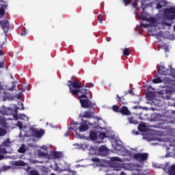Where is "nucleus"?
I'll list each match as a JSON object with an SVG mask.
<instances>
[{
    "label": "nucleus",
    "instance_id": "a211bd4d",
    "mask_svg": "<svg viewBox=\"0 0 175 175\" xmlns=\"http://www.w3.org/2000/svg\"><path fill=\"white\" fill-rule=\"evenodd\" d=\"M18 152H19V154H24V152H25V145H22L18 150Z\"/></svg>",
    "mask_w": 175,
    "mask_h": 175
},
{
    "label": "nucleus",
    "instance_id": "680f3d73",
    "mask_svg": "<svg viewBox=\"0 0 175 175\" xmlns=\"http://www.w3.org/2000/svg\"><path fill=\"white\" fill-rule=\"evenodd\" d=\"M133 6H135H135H136V5H135V3H133Z\"/></svg>",
    "mask_w": 175,
    "mask_h": 175
},
{
    "label": "nucleus",
    "instance_id": "2f4dec72",
    "mask_svg": "<svg viewBox=\"0 0 175 175\" xmlns=\"http://www.w3.org/2000/svg\"><path fill=\"white\" fill-rule=\"evenodd\" d=\"M0 15L1 16V17H3V16H5V10L3 9V8H0Z\"/></svg>",
    "mask_w": 175,
    "mask_h": 175
},
{
    "label": "nucleus",
    "instance_id": "e2e57ef3",
    "mask_svg": "<svg viewBox=\"0 0 175 175\" xmlns=\"http://www.w3.org/2000/svg\"><path fill=\"white\" fill-rule=\"evenodd\" d=\"M11 79H14V78H13V75H11Z\"/></svg>",
    "mask_w": 175,
    "mask_h": 175
},
{
    "label": "nucleus",
    "instance_id": "603ef678",
    "mask_svg": "<svg viewBox=\"0 0 175 175\" xmlns=\"http://www.w3.org/2000/svg\"><path fill=\"white\" fill-rule=\"evenodd\" d=\"M144 28H147L148 27V24H146L144 25Z\"/></svg>",
    "mask_w": 175,
    "mask_h": 175
},
{
    "label": "nucleus",
    "instance_id": "0eeeda50",
    "mask_svg": "<svg viewBox=\"0 0 175 175\" xmlns=\"http://www.w3.org/2000/svg\"><path fill=\"white\" fill-rule=\"evenodd\" d=\"M168 72L169 69H167L166 67H165V66H161L157 70V73L159 75L164 76H167V74L169 73Z\"/></svg>",
    "mask_w": 175,
    "mask_h": 175
},
{
    "label": "nucleus",
    "instance_id": "09e8293b",
    "mask_svg": "<svg viewBox=\"0 0 175 175\" xmlns=\"http://www.w3.org/2000/svg\"><path fill=\"white\" fill-rule=\"evenodd\" d=\"M110 40H111V38L107 37V42H110Z\"/></svg>",
    "mask_w": 175,
    "mask_h": 175
},
{
    "label": "nucleus",
    "instance_id": "dca6fc26",
    "mask_svg": "<svg viewBox=\"0 0 175 175\" xmlns=\"http://www.w3.org/2000/svg\"><path fill=\"white\" fill-rule=\"evenodd\" d=\"M12 142H10V139L8 138L3 142V146L4 147H10Z\"/></svg>",
    "mask_w": 175,
    "mask_h": 175
},
{
    "label": "nucleus",
    "instance_id": "cd10ccee",
    "mask_svg": "<svg viewBox=\"0 0 175 175\" xmlns=\"http://www.w3.org/2000/svg\"><path fill=\"white\" fill-rule=\"evenodd\" d=\"M94 88V83H86L85 85V88Z\"/></svg>",
    "mask_w": 175,
    "mask_h": 175
},
{
    "label": "nucleus",
    "instance_id": "f03ea898",
    "mask_svg": "<svg viewBox=\"0 0 175 175\" xmlns=\"http://www.w3.org/2000/svg\"><path fill=\"white\" fill-rule=\"evenodd\" d=\"M164 17H165L166 20H170L171 21L175 20V7L165 8Z\"/></svg>",
    "mask_w": 175,
    "mask_h": 175
},
{
    "label": "nucleus",
    "instance_id": "7c9ffc66",
    "mask_svg": "<svg viewBox=\"0 0 175 175\" xmlns=\"http://www.w3.org/2000/svg\"><path fill=\"white\" fill-rule=\"evenodd\" d=\"M77 129V127H76V126H73V127H68V132L70 133V131H75V132H76V130Z\"/></svg>",
    "mask_w": 175,
    "mask_h": 175
},
{
    "label": "nucleus",
    "instance_id": "473e14b6",
    "mask_svg": "<svg viewBox=\"0 0 175 175\" xmlns=\"http://www.w3.org/2000/svg\"><path fill=\"white\" fill-rule=\"evenodd\" d=\"M31 175H39V172L36 170H31L30 172Z\"/></svg>",
    "mask_w": 175,
    "mask_h": 175
},
{
    "label": "nucleus",
    "instance_id": "6ab92c4d",
    "mask_svg": "<svg viewBox=\"0 0 175 175\" xmlns=\"http://www.w3.org/2000/svg\"><path fill=\"white\" fill-rule=\"evenodd\" d=\"M169 174L170 175H175V165L171 166L170 169L169 170Z\"/></svg>",
    "mask_w": 175,
    "mask_h": 175
},
{
    "label": "nucleus",
    "instance_id": "6e6552de",
    "mask_svg": "<svg viewBox=\"0 0 175 175\" xmlns=\"http://www.w3.org/2000/svg\"><path fill=\"white\" fill-rule=\"evenodd\" d=\"M122 116H131V111L128 109V107L123 106L120 108V112Z\"/></svg>",
    "mask_w": 175,
    "mask_h": 175
},
{
    "label": "nucleus",
    "instance_id": "bb28decb",
    "mask_svg": "<svg viewBox=\"0 0 175 175\" xmlns=\"http://www.w3.org/2000/svg\"><path fill=\"white\" fill-rule=\"evenodd\" d=\"M107 148L105 147V146H100L99 148H98V151L99 152H106Z\"/></svg>",
    "mask_w": 175,
    "mask_h": 175
},
{
    "label": "nucleus",
    "instance_id": "412c9836",
    "mask_svg": "<svg viewBox=\"0 0 175 175\" xmlns=\"http://www.w3.org/2000/svg\"><path fill=\"white\" fill-rule=\"evenodd\" d=\"M138 130L139 131V132H145L146 126L144 124H139L138 126Z\"/></svg>",
    "mask_w": 175,
    "mask_h": 175
},
{
    "label": "nucleus",
    "instance_id": "ea45409f",
    "mask_svg": "<svg viewBox=\"0 0 175 175\" xmlns=\"http://www.w3.org/2000/svg\"><path fill=\"white\" fill-rule=\"evenodd\" d=\"M21 36H25L27 35V30L25 29L23 32H21Z\"/></svg>",
    "mask_w": 175,
    "mask_h": 175
},
{
    "label": "nucleus",
    "instance_id": "49530a36",
    "mask_svg": "<svg viewBox=\"0 0 175 175\" xmlns=\"http://www.w3.org/2000/svg\"><path fill=\"white\" fill-rule=\"evenodd\" d=\"M21 94H22V92H20V93L18 94V96H17L18 99H20V98H21Z\"/></svg>",
    "mask_w": 175,
    "mask_h": 175
},
{
    "label": "nucleus",
    "instance_id": "37998d69",
    "mask_svg": "<svg viewBox=\"0 0 175 175\" xmlns=\"http://www.w3.org/2000/svg\"><path fill=\"white\" fill-rule=\"evenodd\" d=\"M163 25H167V27H170V25H172L171 23H167V22H163Z\"/></svg>",
    "mask_w": 175,
    "mask_h": 175
},
{
    "label": "nucleus",
    "instance_id": "9d476101",
    "mask_svg": "<svg viewBox=\"0 0 175 175\" xmlns=\"http://www.w3.org/2000/svg\"><path fill=\"white\" fill-rule=\"evenodd\" d=\"M146 96L148 100H154L155 99V94L152 92H148Z\"/></svg>",
    "mask_w": 175,
    "mask_h": 175
},
{
    "label": "nucleus",
    "instance_id": "423d86ee",
    "mask_svg": "<svg viewBox=\"0 0 175 175\" xmlns=\"http://www.w3.org/2000/svg\"><path fill=\"white\" fill-rule=\"evenodd\" d=\"M31 131L33 137H37L38 139H40L44 135V130L43 129H31Z\"/></svg>",
    "mask_w": 175,
    "mask_h": 175
},
{
    "label": "nucleus",
    "instance_id": "f257e3e1",
    "mask_svg": "<svg viewBox=\"0 0 175 175\" xmlns=\"http://www.w3.org/2000/svg\"><path fill=\"white\" fill-rule=\"evenodd\" d=\"M67 86L69 88V92L72 94L74 96L81 94L79 96V99H88V90L83 88V85L81 82H77L74 81H68Z\"/></svg>",
    "mask_w": 175,
    "mask_h": 175
},
{
    "label": "nucleus",
    "instance_id": "8fccbe9b",
    "mask_svg": "<svg viewBox=\"0 0 175 175\" xmlns=\"http://www.w3.org/2000/svg\"><path fill=\"white\" fill-rule=\"evenodd\" d=\"M3 158H5V157H3V155L0 154V161H2V159H3Z\"/></svg>",
    "mask_w": 175,
    "mask_h": 175
},
{
    "label": "nucleus",
    "instance_id": "338daca9",
    "mask_svg": "<svg viewBox=\"0 0 175 175\" xmlns=\"http://www.w3.org/2000/svg\"><path fill=\"white\" fill-rule=\"evenodd\" d=\"M107 175H110V174H107Z\"/></svg>",
    "mask_w": 175,
    "mask_h": 175
},
{
    "label": "nucleus",
    "instance_id": "0e129e2a",
    "mask_svg": "<svg viewBox=\"0 0 175 175\" xmlns=\"http://www.w3.org/2000/svg\"><path fill=\"white\" fill-rule=\"evenodd\" d=\"M142 20H144H144H145V19H144V18H142Z\"/></svg>",
    "mask_w": 175,
    "mask_h": 175
},
{
    "label": "nucleus",
    "instance_id": "79ce46f5",
    "mask_svg": "<svg viewBox=\"0 0 175 175\" xmlns=\"http://www.w3.org/2000/svg\"><path fill=\"white\" fill-rule=\"evenodd\" d=\"M40 157H46V152H39Z\"/></svg>",
    "mask_w": 175,
    "mask_h": 175
},
{
    "label": "nucleus",
    "instance_id": "052dcab7",
    "mask_svg": "<svg viewBox=\"0 0 175 175\" xmlns=\"http://www.w3.org/2000/svg\"><path fill=\"white\" fill-rule=\"evenodd\" d=\"M51 175H56L54 173H51Z\"/></svg>",
    "mask_w": 175,
    "mask_h": 175
},
{
    "label": "nucleus",
    "instance_id": "5fc2aeb1",
    "mask_svg": "<svg viewBox=\"0 0 175 175\" xmlns=\"http://www.w3.org/2000/svg\"><path fill=\"white\" fill-rule=\"evenodd\" d=\"M21 91H22V92H25V89H24V88H22V89H21Z\"/></svg>",
    "mask_w": 175,
    "mask_h": 175
},
{
    "label": "nucleus",
    "instance_id": "c756f323",
    "mask_svg": "<svg viewBox=\"0 0 175 175\" xmlns=\"http://www.w3.org/2000/svg\"><path fill=\"white\" fill-rule=\"evenodd\" d=\"M98 20L100 24H103V16L102 15L98 16Z\"/></svg>",
    "mask_w": 175,
    "mask_h": 175
},
{
    "label": "nucleus",
    "instance_id": "1a4fd4ad",
    "mask_svg": "<svg viewBox=\"0 0 175 175\" xmlns=\"http://www.w3.org/2000/svg\"><path fill=\"white\" fill-rule=\"evenodd\" d=\"M116 100L120 102L121 105H126L128 103L124 96H120L118 94H116Z\"/></svg>",
    "mask_w": 175,
    "mask_h": 175
},
{
    "label": "nucleus",
    "instance_id": "7ed1b4c3",
    "mask_svg": "<svg viewBox=\"0 0 175 175\" xmlns=\"http://www.w3.org/2000/svg\"><path fill=\"white\" fill-rule=\"evenodd\" d=\"M79 102L81 107H83V109H92L94 106H96L95 103H92L88 98L79 99Z\"/></svg>",
    "mask_w": 175,
    "mask_h": 175
},
{
    "label": "nucleus",
    "instance_id": "20e7f679",
    "mask_svg": "<svg viewBox=\"0 0 175 175\" xmlns=\"http://www.w3.org/2000/svg\"><path fill=\"white\" fill-rule=\"evenodd\" d=\"M133 158L135 161H138V162H144V161H147V159H148V153H135L133 155Z\"/></svg>",
    "mask_w": 175,
    "mask_h": 175
},
{
    "label": "nucleus",
    "instance_id": "393cba45",
    "mask_svg": "<svg viewBox=\"0 0 175 175\" xmlns=\"http://www.w3.org/2000/svg\"><path fill=\"white\" fill-rule=\"evenodd\" d=\"M163 35L162 31H159L156 34H152V36H156L157 39H159V38H162Z\"/></svg>",
    "mask_w": 175,
    "mask_h": 175
},
{
    "label": "nucleus",
    "instance_id": "4be33fe9",
    "mask_svg": "<svg viewBox=\"0 0 175 175\" xmlns=\"http://www.w3.org/2000/svg\"><path fill=\"white\" fill-rule=\"evenodd\" d=\"M152 83H154V84H159V83H162V79H161V78L154 79Z\"/></svg>",
    "mask_w": 175,
    "mask_h": 175
},
{
    "label": "nucleus",
    "instance_id": "2eb2a0df",
    "mask_svg": "<svg viewBox=\"0 0 175 175\" xmlns=\"http://www.w3.org/2000/svg\"><path fill=\"white\" fill-rule=\"evenodd\" d=\"M54 159H59V158H61V157H62V153L59 152H53V153L52 154Z\"/></svg>",
    "mask_w": 175,
    "mask_h": 175
},
{
    "label": "nucleus",
    "instance_id": "a19ab883",
    "mask_svg": "<svg viewBox=\"0 0 175 175\" xmlns=\"http://www.w3.org/2000/svg\"><path fill=\"white\" fill-rule=\"evenodd\" d=\"M2 68H5V62H0V69Z\"/></svg>",
    "mask_w": 175,
    "mask_h": 175
},
{
    "label": "nucleus",
    "instance_id": "ddd939ff",
    "mask_svg": "<svg viewBox=\"0 0 175 175\" xmlns=\"http://www.w3.org/2000/svg\"><path fill=\"white\" fill-rule=\"evenodd\" d=\"M79 129L80 132H86V131H88V124H81Z\"/></svg>",
    "mask_w": 175,
    "mask_h": 175
},
{
    "label": "nucleus",
    "instance_id": "58836bf2",
    "mask_svg": "<svg viewBox=\"0 0 175 175\" xmlns=\"http://www.w3.org/2000/svg\"><path fill=\"white\" fill-rule=\"evenodd\" d=\"M18 105H21V106H22L21 110H25V108L24 107V104H23L21 102H19Z\"/></svg>",
    "mask_w": 175,
    "mask_h": 175
},
{
    "label": "nucleus",
    "instance_id": "a878e982",
    "mask_svg": "<svg viewBox=\"0 0 175 175\" xmlns=\"http://www.w3.org/2000/svg\"><path fill=\"white\" fill-rule=\"evenodd\" d=\"M131 54V52H129V49L128 48H125L123 50V55H124L126 57H128Z\"/></svg>",
    "mask_w": 175,
    "mask_h": 175
},
{
    "label": "nucleus",
    "instance_id": "f704fd0d",
    "mask_svg": "<svg viewBox=\"0 0 175 175\" xmlns=\"http://www.w3.org/2000/svg\"><path fill=\"white\" fill-rule=\"evenodd\" d=\"M161 47H162V49H164V50H165V51L169 50V46H167V45H166V44H162Z\"/></svg>",
    "mask_w": 175,
    "mask_h": 175
},
{
    "label": "nucleus",
    "instance_id": "13d9d810",
    "mask_svg": "<svg viewBox=\"0 0 175 175\" xmlns=\"http://www.w3.org/2000/svg\"><path fill=\"white\" fill-rule=\"evenodd\" d=\"M14 118H16V120H17V115H14Z\"/></svg>",
    "mask_w": 175,
    "mask_h": 175
},
{
    "label": "nucleus",
    "instance_id": "e433bc0d",
    "mask_svg": "<svg viewBox=\"0 0 175 175\" xmlns=\"http://www.w3.org/2000/svg\"><path fill=\"white\" fill-rule=\"evenodd\" d=\"M14 88H16V85H14V83H13L12 88H10L8 90H9V91H14Z\"/></svg>",
    "mask_w": 175,
    "mask_h": 175
},
{
    "label": "nucleus",
    "instance_id": "3c124183",
    "mask_svg": "<svg viewBox=\"0 0 175 175\" xmlns=\"http://www.w3.org/2000/svg\"><path fill=\"white\" fill-rule=\"evenodd\" d=\"M3 55V51L0 50V55Z\"/></svg>",
    "mask_w": 175,
    "mask_h": 175
},
{
    "label": "nucleus",
    "instance_id": "c9c22d12",
    "mask_svg": "<svg viewBox=\"0 0 175 175\" xmlns=\"http://www.w3.org/2000/svg\"><path fill=\"white\" fill-rule=\"evenodd\" d=\"M123 2L124 5H126L128 3H132V0H123Z\"/></svg>",
    "mask_w": 175,
    "mask_h": 175
},
{
    "label": "nucleus",
    "instance_id": "f8f14e48",
    "mask_svg": "<svg viewBox=\"0 0 175 175\" xmlns=\"http://www.w3.org/2000/svg\"><path fill=\"white\" fill-rule=\"evenodd\" d=\"M166 5H167V2L166 1H161L157 2L156 5V9L159 10V9H162L163 6H166Z\"/></svg>",
    "mask_w": 175,
    "mask_h": 175
},
{
    "label": "nucleus",
    "instance_id": "4d7b16f0",
    "mask_svg": "<svg viewBox=\"0 0 175 175\" xmlns=\"http://www.w3.org/2000/svg\"><path fill=\"white\" fill-rule=\"evenodd\" d=\"M17 110H18V108H16L14 111L15 113H17Z\"/></svg>",
    "mask_w": 175,
    "mask_h": 175
},
{
    "label": "nucleus",
    "instance_id": "69168bd1",
    "mask_svg": "<svg viewBox=\"0 0 175 175\" xmlns=\"http://www.w3.org/2000/svg\"><path fill=\"white\" fill-rule=\"evenodd\" d=\"M71 79L73 80V77H72Z\"/></svg>",
    "mask_w": 175,
    "mask_h": 175
},
{
    "label": "nucleus",
    "instance_id": "b1692460",
    "mask_svg": "<svg viewBox=\"0 0 175 175\" xmlns=\"http://www.w3.org/2000/svg\"><path fill=\"white\" fill-rule=\"evenodd\" d=\"M99 139H101L102 140H103V139H106L107 136H106V133L105 132H101L99 135H98Z\"/></svg>",
    "mask_w": 175,
    "mask_h": 175
},
{
    "label": "nucleus",
    "instance_id": "a18cd8bd",
    "mask_svg": "<svg viewBox=\"0 0 175 175\" xmlns=\"http://www.w3.org/2000/svg\"><path fill=\"white\" fill-rule=\"evenodd\" d=\"M70 133H69V131H66V133L64 134V136H66V137H68V136H70Z\"/></svg>",
    "mask_w": 175,
    "mask_h": 175
},
{
    "label": "nucleus",
    "instance_id": "72a5a7b5",
    "mask_svg": "<svg viewBox=\"0 0 175 175\" xmlns=\"http://www.w3.org/2000/svg\"><path fill=\"white\" fill-rule=\"evenodd\" d=\"M111 161H114L116 162H120V159L119 157H112Z\"/></svg>",
    "mask_w": 175,
    "mask_h": 175
},
{
    "label": "nucleus",
    "instance_id": "aec40b11",
    "mask_svg": "<svg viewBox=\"0 0 175 175\" xmlns=\"http://www.w3.org/2000/svg\"><path fill=\"white\" fill-rule=\"evenodd\" d=\"M6 133H8L6 130L0 127V137L5 136Z\"/></svg>",
    "mask_w": 175,
    "mask_h": 175
},
{
    "label": "nucleus",
    "instance_id": "c03bdc74",
    "mask_svg": "<svg viewBox=\"0 0 175 175\" xmlns=\"http://www.w3.org/2000/svg\"><path fill=\"white\" fill-rule=\"evenodd\" d=\"M92 161H93V162H99V159L94 158V159H92Z\"/></svg>",
    "mask_w": 175,
    "mask_h": 175
},
{
    "label": "nucleus",
    "instance_id": "de8ad7c7",
    "mask_svg": "<svg viewBox=\"0 0 175 175\" xmlns=\"http://www.w3.org/2000/svg\"><path fill=\"white\" fill-rule=\"evenodd\" d=\"M71 125H79V123H78V122H72L71 123Z\"/></svg>",
    "mask_w": 175,
    "mask_h": 175
},
{
    "label": "nucleus",
    "instance_id": "6e6d98bb",
    "mask_svg": "<svg viewBox=\"0 0 175 175\" xmlns=\"http://www.w3.org/2000/svg\"><path fill=\"white\" fill-rule=\"evenodd\" d=\"M120 175H125V172H121Z\"/></svg>",
    "mask_w": 175,
    "mask_h": 175
},
{
    "label": "nucleus",
    "instance_id": "f3484780",
    "mask_svg": "<svg viewBox=\"0 0 175 175\" xmlns=\"http://www.w3.org/2000/svg\"><path fill=\"white\" fill-rule=\"evenodd\" d=\"M112 110L115 113H120L121 108H120V106H118L117 105H114L113 106H112Z\"/></svg>",
    "mask_w": 175,
    "mask_h": 175
},
{
    "label": "nucleus",
    "instance_id": "5701e85b",
    "mask_svg": "<svg viewBox=\"0 0 175 175\" xmlns=\"http://www.w3.org/2000/svg\"><path fill=\"white\" fill-rule=\"evenodd\" d=\"M128 120L130 124H137V121L135 120L133 117H130L128 118Z\"/></svg>",
    "mask_w": 175,
    "mask_h": 175
},
{
    "label": "nucleus",
    "instance_id": "9b49d317",
    "mask_svg": "<svg viewBox=\"0 0 175 175\" xmlns=\"http://www.w3.org/2000/svg\"><path fill=\"white\" fill-rule=\"evenodd\" d=\"M92 114H94V112L85 111H84L83 114L81 116L82 118H91L92 117Z\"/></svg>",
    "mask_w": 175,
    "mask_h": 175
},
{
    "label": "nucleus",
    "instance_id": "4468645a",
    "mask_svg": "<svg viewBox=\"0 0 175 175\" xmlns=\"http://www.w3.org/2000/svg\"><path fill=\"white\" fill-rule=\"evenodd\" d=\"M90 137L92 140H96L98 139V134L95 131H91L90 133Z\"/></svg>",
    "mask_w": 175,
    "mask_h": 175
},
{
    "label": "nucleus",
    "instance_id": "bf43d9fd",
    "mask_svg": "<svg viewBox=\"0 0 175 175\" xmlns=\"http://www.w3.org/2000/svg\"><path fill=\"white\" fill-rule=\"evenodd\" d=\"M133 92V91L130 90V94H132Z\"/></svg>",
    "mask_w": 175,
    "mask_h": 175
},
{
    "label": "nucleus",
    "instance_id": "864d4df0",
    "mask_svg": "<svg viewBox=\"0 0 175 175\" xmlns=\"http://www.w3.org/2000/svg\"><path fill=\"white\" fill-rule=\"evenodd\" d=\"M133 109H139V107L135 106V107H133Z\"/></svg>",
    "mask_w": 175,
    "mask_h": 175
},
{
    "label": "nucleus",
    "instance_id": "c85d7f7f",
    "mask_svg": "<svg viewBox=\"0 0 175 175\" xmlns=\"http://www.w3.org/2000/svg\"><path fill=\"white\" fill-rule=\"evenodd\" d=\"M148 6H150L149 4H144V1L142 2V8L143 9V10H144L146 8H148Z\"/></svg>",
    "mask_w": 175,
    "mask_h": 175
},
{
    "label": "nucleus",
    "instance_id": "4c0bfd02",
    "mask_svg": "<svg viewBox=\"0 0 175 175\" xmlns=\"http://www.w3.org/2000/svg\"><path fill=\"white\" fill-rule=\"evenodd\" d=\"M18 126L19 127V129H23V123L21 122H18Z\"/></svg>",
    "mask_w": 175,
    "mask_h": 175
},
{
    "label": "nucleus",
    "instance_id": "39448f33",
    "mask_svg": "<svg viewBox=\"0 0 175 175\" xmlns=\"http://www.w3.org/2000/svg\"><path fill=\"white\" fill-rule=\"evenodd\" d=\"M0 25L4 31V34L5 35V39L6 37L8 36V33H9V31L10 30V25L9 24L8 21H0Z\"/></svg>",
    "mask_w": 175,
    "mask_h": 175
}]
</instances>
